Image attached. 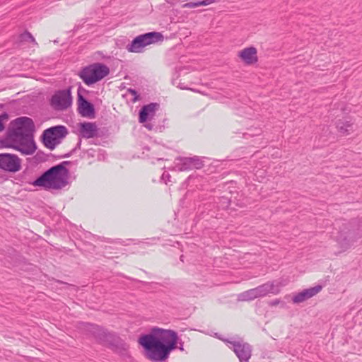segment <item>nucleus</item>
<instances>
[{
	"instance_id": "nucleus-9",
	"label": "nucleus",
	"mask_w": 362,
	"mask_h": 362,
	"mask_svg": "<svg viewBox=\"0 0 362 362\" xmlns=\"http://www.w3.org/2000/svg\"><path fill=\"white\" fill-rule=\"evenodd\" d=\"M93 333L96 338L104 343H107L110 346L116 349L126 350V344L112 333L107 332L98 326H93Z\"/></svg>"
},
{
	"instance_id": "nucleus-32",
	"label": "nucleus",
	"mask_w": 362,
	"mask_h": 362,
	"mask_svg": "<svg viewBox=\"0 0 362 362\" xmlns=\"http://www.w3.org/2000/svg\"><path fill=\"white\" fill-rule=\"evenodd\" d=\"M145 127L146 128H148V129H152V125L150 124H145Z\"/></svg>"
},
{
	"instance_id": "nucleus-2",
	"label": "nucleus",
	"mask_w": 362,
	"mask_h": 362,
	"mask_svg": "<svg viewBox=\"0 0 362 362\" xmlns=\"http://www.w3.org/2000/svg\"><path fill=\"white\" fill-rule=\"evenodd\" d=\"M35 131V124L31 118L20 117L15 119L9 124L6 139H1V148L11 147L25 156L33 154L37 149Z\"/></svg>"
},
{
	"instance_id": "nucleus-7",
	"label": "nucleus",
	"mask_w": 362,
	"mask_h": 362,
	"mask_svg": "<svg viewBox=\"0 0 362 362\" xmlns=\"http://www.w3.org/2000/svg\"><path fill=\"white\" fill-rule=\"evenodd\" d=\"M163 35L158 32H148L136 36L130 44L127 45V49L129 52L140 53L143 48L147 45L163 41Z\"/></svg>"
},
{
	"instance_id": "nucleus-16",
	"label": "nucleus",
	"mask_w": 362,
	"mask_h": 362,
	"mask_svg": "<svg viewBox=\"0 0 362 362\" xmlns=\"http://www.w3.org/2000/svg\"><path fill=\"white\" fill-rule=\"evenodd\" d=\"M253 290L257 298L264 297L270 293L274 294L279 293V291H274V284L273 281H268L265 284L258 286L256 288H254Z\"/></svg>"
},
{
	"instance_id": "nucleus-8",
	"label": "nucleus",
	"mask_w": 362,
	"mask_h": 362,
	"mask_svg": "<svg viewBox=\"0 0 362 362\" xmlns=\"http://www.w3.org/2000/svg\"><path fill=\"white\" fill-rule=\"evenodd\" d=\"M71 86L54 92L52 95L49 103L52 107L57 111L67 110L72 104Z\"/></svg>"
},
{
	"instance_id": "nucleus-26",
	"label": "nucleus",
	"mask_w": 362,
	"mask_h": 362,
	"mask_svg": "<svg viewBox=\"0 0 362 362\" xmlns=\"http://www.w3.org/2000/svg\"><path fill=\"white\" fill-rule=\"evenodd\" d=\"M220 0H202V1H198L199 6H208L214 2H218Z\"/></svg>"
},
{
	"instance_id": "nucleus-12",
	"label": "nucleus",
	"mask_w": 362,
	"mask_h": 362,
	"mask_svg": "<svg viewBox=\"0 0 362 362\" xmlns=\"http://www.w3.org/2000/svg\"><path fill=\"white\" fill-rule=\"evenodd\" d=\"M158 107L159 104L156 103H151L144 105L139 112V122L140 123H144L148 119L153 118Z\"/></svg>"
},
{
	"instance_id": "nucleus-24",
	"label": "nucleus",
	"mask_w": 362,
	"mask_h": 362,
	"mask_svg": "<svg viewBox=\"0 0 362 362\" xmlns=\"http://www.w3.org/2000/svg\"><path fill=\"white\" fill-rule=\"evenodd\" d=\"M281 304V306L284 308L285 306V303L280 300V299H274L273 300H270L268 302V305L269 306H276L278 305Z\"/></svg>"
},
{
	"instance_id": "nucleus-27",
	"label": "nucleus",
	"mask_w": 362,
	"mask_h": 362,
	"mask_svg": "<svg viewBox=\"0 0 362 362\" xmlns=\"http://www.w3.org/2000/svg\"><path fill=\"white\" fill-rule=\"evenodd\" d=\"M128 92L134 96V98H133L134 102L139 100V95L135 89L129 88Z\"/></svg>"
},
{
	"instance_id": "nucleus-25",
	"label": "nucleus",
	"mask_w": 362,
	"mask_h": 362,
	"mask_svg": "<svg viewBox=\"0 0 362 362\" xmlns=\"http://www.w3.org/2000/svg\"><path fill=\"white\" fill-rule=\"evenodd\" d=\"M199 6V2L198 1H196V2H188V3H185L184 4L182 7V8H196V7H198Z\"/></svg>"
},
{
	"instance_id": "nucleus-22",
	"label": "nucleus",
	"mask_w": 362,
	"mask_h": 362,
	"mask_svg": "<svg viewBox=\"0 0 362 362\" xmlns=\"http://www.w3.org/2000/svg\"><path fill=\"white\" fill-rule=\"evenodd\" d=\"M189 158L191 160V165L192 169H201L204 166L202 160L198 156H195Z\"/></svg>"
},
{
	"instance_id": "nucleus-10",
	"label": "nucleus",
	"mask_w": 362,
	"mask_h": 362,
	"mask_svg": "<svg viewBox=\"0 0 362 362\" xmlns=\"http://www.w3.org/2000/svg\"><path fill=\"white\" fill-rule=\"evenodd\" d=\"M82 88L79 87L77 94V110L83 117L93 119L95 117V110L93 103L88 101L81 93Z\"/></svg>"
},
{
	"instance_id": "nucleus-3",
	"label": "nucleus",
	"mask_w": 362,
	"mask_h": 362,
	"mask_svg": "<svg viewBox=\"0 0 362 362\" xmlns=\"http://www.w3.org/2000/svg\"><path fill=\"white\" fill-rule=\"evenodd\" d=\"M69 163V161H64L49 168L30 183L35 187H43L46 189H59L65 187L69 183V173L65 165Z\"/></svg>"
},
{
	"instance_id": "nucleus-5",
	"label": "nucleus",
	"mask_w": 362,
	"mask_h": 362,
	"mask_svg": "<svg viewBox=\"0 0 362 362\" xmlns=\"http://www.w3.org/2000/svg\"><path fill=\"white\" fill-rule=\"evenodd\" d=\"M110 73L109 67L103 63H93L80 71L78 76L87 86H91L100 81Z\"/></svg>"
},
{
	"instance_id": "nucleus-33",
	"label": "nucleus",
	"mask_w": 362,
	"mask_h": 362,
	"mask_svg": "<svg viewBox=\"0 0 362 362\" xmlns=\"http://www.w3.org/2000/svg\"><path fill=\"white\" fill-rule=\"evenodd\" d=\"M179 87L180 89H188L187 88L184 87L183 85H181V84L179 85Z\"/></svg>"
},
{
	"instance_id": "nucleus-13",
	"label": "nucleus",
	"mask_w": 362,
	"mask_h": 362,
	"mask_svg": "<svg viewBox=\"0 0 362 362\" xmlns=\"http://www.w3.org/2000/svg\"><path fill=\"white\" fill-rule=\"evenodd\" d=\"M322 289V286L320 285H317L314 287H311V288L305 289V290L302 291L301 292H299L297 294H296L293 297L292 300L294 303H303V302L307 300L308 299L312 298L313 296H315Z\"/></svg>"
},
{
	"instance_id": "nucleus-21",
	"label": "nucleus",
	"mask_w": 362,
	"mask_h": 362,
	"mask_svg": "<svg viewBox=\"0 0 362 362\" xmlns=\"http://www.w3.org/2000/svg\"><path fill=\"white\" fill-rule=\"evenodd\" d=\"M19 40H20L21 42H31L34 45H37V43L36 42L34 37L28 31H25L24 33H21L19 35Z\"/></svg>"
},
{
	"instance_id": "nucleus-31",
	"label": "nucleus",
	"mask_w": 362,
	"mask_h": 362,
	"mask_svg": "<svg viewBox=\"0 0 362 362\" xmlns=\"http://www.w3.org/2000/svg\"><path fill=\"white\" fill-rule=\"evenodd\" d=\"M170 177V175L168 173H167V174L163 173V174L162 175V179H163V180H164L165 178H168V179H169Z\"/></svg>"
},
{
	"instance_id": "nucleus-15",
	"label": "nucleus",
	"mask_w": 362,
	"mask_h": 362,
	"mask_svg": "<svg viewBox=\"0 0 362 362\" xmlns=\"http://www.w3.org/2000/svg\"><path fill=\"white\" fill-rule=\"evenodd\" d=\"M80 134L86 139L93 138L97 135L98 128L95 123L82 122L79 124Z\"/></svg>"
},
{
	"instance_id": "nucleus-6",
	"label": "nucleus",
	"mask_w": 362,
	"mask_h": 362,
	"mask_svg": "<svg viewBox=\"0 0 362 362\" xmlns=\"http://www.w3.org/2000/svg\"><path fill=\"white\" fill-rule=\"evenodd\" d=\"M68 133L67 128L64 125L53 126L43 131L40 140L46 148L54 150Z\"/></svg>"
},
{
	"instance_id": "nucleus-14",
	"label": "nucleus",
	"mask_w": 362,
	"mask_h": 362,
	"mask_svg": "<svg viewBox=\"0 0 362 362\" xmlns=\"http://www.w3.org/2000/svg\"><path fill=\"white\" fill-rule=\"evenodd\" d=\"M257 51L255 47H249L238 52V57L246 64H252L257 62Z\"/></svg>"
},
{
	"instance_id": "nucleus-11",
	"label": "nucleus",
	"mask_w": 362,
	"mask_h": 362,
	"mask_svg": "<svg viewBox=\"0 0 362 362\" xmlns=\"http://www.w3.org/2000/svg\"><path fill=\"white\" fill-rule=\"evenodd\" d=\"M21 168V160L18 156L8 153H1V170L16 173Z\"/></svg>"
},
{
	"instance_id": "nucleus-30",
	"label": "nucleus",
	"mask_w": 362,
	"mask_h": 362,
	"mask_svg": "<svg viewBox=\"0 0 362 362\" xmlns=\"http://www.w3.org/2000/svg\"><path fill=\"white\" fill-rule=\"evenodd\" d=\"M95 151L93 148L88 149L84 153L87 155L88 158H93L95 156Z\"/></svg>"
},
{
	"instance_id": "nucleus-4",
	"label": "nucleus",
	"mask_w": 362,
	"mask_h": 362,
	"mask_svg": "<svg viewBox=\"0 0 362 362\" xmlns=\"http://www.w3.org/2000/svg\"><path fill=\"white\" fill-rule=\"evenodd\" d=\"M215 337L234 352L240 362H249L252 356V346L245 341L242 337L236 335L226 338L218 333H216Z\"/></svg>"
},
{
	"instance_id": "nucleus-28",
	"label": "nucleus",
	"mask_w": 362,
	"mask_h": 362,
	"mask_svg": "<svg viewBox=\"0 0 362 362\" xmlns=\"http://www.w3.org/2000/svg\"><path fill=\"white\" fill-rule=\"evenodd\" d=\"M45 153H43L42 151H39L36 155H35V158L37 160H40L41 161L42 160H45Z\"/></svg>"
},
{
	"instance_id": "nucleus-23",
	"label": "nucleus",
	"mask_w": 362,
	"mask_h": 362,
	"mask_svg": "<svg viewBox=\"0 0 362 362\" xmlns=\"http://www.w3.org/2000/svg\"><path fill=\"white\" fill-rule=\"evenodd\" d=\"M81 139H79L76 146L69 153H66L62 158H69L70 157L73 153H74L78 149L81 148Z\"/></svg>"
},
{
	"instance_id": "nucleus-18",
	"label": "nucleus",
	"mask_w": 362,
	"mask_h": 362,
	"mask_svg": "<svg viewBox=\"0 0 362 362\" xmlns=\"http://www.w3.org/2000/svg\"><path fill=\"white\" fill-rule=\"evenodd\" d=\"M214 204L218 209L226 210L230 204V198L222 196L214 200Z\"/></svg>"
},
{
	"instance_id": "nucleus-20",
	"label": "nucleus",
	"mask_w": 362,
	"mask_h": 362,
	"mask_svg": "<svg viewBox=\"0 0 362 362\" xmlns=\"http://www.w3.org/2000/svg\"><path fill=\"white\" fill-rule=\"evenodd\" d=\"M255 298L257 297L253 288L244 291L238 296V300L240 301H250Z\"/></svg>"
},
{
	"instance_id": "nucleus-1",
	"label": "nucleus",
	"mask_w": 362,
	"mask_h": 362,
	"mask_svg": "<svg viewBox=\"0 0 362 362\" xmlns=\"http://www.w3.org/2000/svg\"><path fill=\"white\" fill-rule=\"evenodd\" d=\"M138 341L145 349L147 358L155 362L164 361L176 348L184 351V342L172 329L154 327L149 334L141 335Z\"/></svg>"
},
{
	"instance_id": "nucleus-29",
	"label": "nucleus",
	"mask_w": 362,
	"mask_h": 362,
	"mask_svg": "<svg viewBox=\"0 0 362 362\" xmlns=\"http://www.w3.org/2000/svg\"><path fill=\"white\" fill-rule=\"evenodd\" d=\"M8 119V115L4 112H1V131L4 129V126L3 124V121Z\"/></svg>"
},
{
	"instance_id": "nucleus-17",
	"label": "nucleus",
	"mask_w": 362,
	"mask_h": 362,
	"mask_svg": "<svg viewBox=\"0 0 362 362\" xmlns=\"http://www.w3.org/2000/svg\"><path fill=\"white\" fill-rule=\"evenodd\" d=\"M177 163L175 168L179 171H186L192 170L191 160L187 157H178L177 158Z\"/></svg>"
},
{
	"instance_id": "nucleus-19",
	"label": "nucleus",
	"mask_w": 362,
	"mask_h": 362,
	"mask_svg": "<svg viewBox=\"0 0 362 362\" xmlns=\"http://www.w3.org/2000/svg\"><path fill=\"white\" fill-rule=\"evenodd\" d=\"M352 123L349 121L339 120L337 123V127L339 132L342 134H349L352 131Z\"/></svg>"
},
{
	"instance_id": "nucleus-34",
	"label": "nucleus",
	"mask_w": 362,
	"mask_h": 362,
	"mask_svg": "<svg viewBox=\"0 0 362 362\" xmlns=\"http://www.w3.org/2000/svg\"><path fill=\"white\" fill-rule=\"evenodd\" d=\"M183 258H184V256H183V255H181V256H180V260H181L182 262H184V259H183Z\"/></svg>"
},
{
	"instance_id": "nucleus-35",
	"label": "nucleus",
	"mask_w": 362,
	"mask_h": 362,
	"mask_svg": "<svg viewBox=\"0 0 362 362\" xmlns=\"http://www.w3.org/2000/svg\"><path fill=\"white\" fill-rule=\"evenodd\" d=\"M115 243H121L122 244V241H120V240H117Z\"/></svg>"
}]
</instances>
